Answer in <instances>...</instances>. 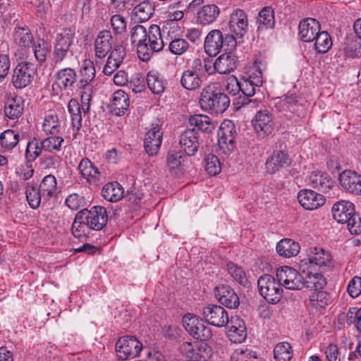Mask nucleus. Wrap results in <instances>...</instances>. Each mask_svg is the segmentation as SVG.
I'll list each match as a JSON object with an SVG mask.
<instances>
[{"mask_svg":"<svg viewBox=\"0 0 361 361\" xmlns=\"http://www.w3.org/2000/svg\"><path fill=\"white\" fill-rule=\"evenodd\" d=\"M227 271L229 275L238 283L241 285H246L248 282L245 271L241 267L229 262L227 264Z\"/></svg>","mask_w":361,"mask_h":361,"instance_id":"nucleus-57","label":"nucleus"},{"mask_svg":"<svg viewBox=\"0 0 361 361\" xmlns=\"http://www.w3.org/2000/svg\"><path fill=\"white\" fill-rule=\"evenodd\" d=\"M192 46L186 39L175 37L171 40L168 45V50L173 55L182 56L186 54Z\"/></svg>","mask_w":361,"mask_h":361,"instance_id":"nucleus-48","label":"nucleus"},{"mask_svg":"<svg viewBox=\"0 0 361 361\" xmlns=\"http://www.w3.org/2000/svg\"><path fill=\"white\" fill-rule=\"evenodd\" d=\"M283 107L288 111L298 114L299 109L301 106L298 104V101L295 94H287L284 96V98L281 101Z\"/></svg>","mask_w":361,"mask_h":361,"instance_id":"nucleus-60","label":"nucleus"},{"mask_svg":"<svg viewBox=\"0 0 361 361\" xmlns=\"http://www.w3.org/2000/svg\"><path fill=\"white\" fill-rule=\"evenodd\" d=\"M276 248L280 256L288 258L296 256L300 250V247L298 243L288 238H285L279 241Z\"/></svg>","mask_w":361,"mask_h":361,"instance_id":"nucleus-38","label":"nucleus"},{"mask_svg":"<svg viewBox=\"0 0 361 361\" xmlns=\"http://www.w3.org/2000/svg\"><path fill=\"white\" fill-rule=\"evenodd\" d=\"M260 295L269 303L276 304L280 301L283 289L279 280L269 274L261 276L257 281Z\"/></svg>","mask_w":361,"mask_h":361,"instance_id":"nucleus-6","label":"nucleus"},{"mask_svg":"<svg viewBox=\"0 0 361 361\" xmlns=\"http://www.w3.org/2000/svg\"><path fill=\"white\" fill-rule=\"evenodd\" d=\"M237 135L235 126L231 121L222 123L218 131L219 150L225 154H230L233 152L235 149Z\"/></svg>","mask_w":361,"mask_h":361,"instance_id":"nucleus-9","label":"nucleus"},{"mask_svg":"<svg viewBox=\"0 0 361 361\" xmlns=\"http://www.w3.org/2000/svg\"><path fill=\"white\" fill-rule=\"evenodd\" d=\"M257 22L259 29L271 28L275 24L274 11L270 6L262 8L257 16Z\"/></svg>","mask_w":361,"mask_h":361,"instance_id":"nucleus-47","label":"nucleus"},{"mask_svg":"<svg viewBox=\"0 0 361 361\" xmlns=\"http://www.w3.org/2000/svg\"><path fill=\"white\" fill-rule=\"evenodd\" d=\"M341 188L346 192L355 195H361V174L354 171H343L338 177Z\"/></svg>","mask_w":361,"mask_h":361,"instance_id":"nucleus-15","label":"nucleus"},{"mask_svg":"<svg viewBox=\"0 0 361 361\" xmlns=\"http://www.w3.org/2000/svg\"><path fill=\"white\" fill-rule=\"evenodd\" d=\"M309 182L312 188L326 192L331 188L334 181L329 175L321 171H313L309 176Z\"/></svg>","mask_w":361,"mask_h":361,"instance_id":"nucleus-30","label":"nucleus"},{"mask_svg":"<svg viewBox=\"0 0 361 361\" xmlns=\"http://www.w3.org/2000/svg\"><path fill=\"white\" fill-rule=\"evenodd\" d=\"M25 195L29 205L34 209H37L39 207L41 202H43V196L41 195L40 190L32 183H27Z\"/></svg>","mask_w":361,"mask_h":361,"instance_id":"nucleus-49","label":"nucleus"},{"mask_svg":"<svg viewBox=\"0 0 361 361\" xmlns=\"http://www.w3.org/2000/svg\"><path fill=\"white\" fill-rule=\"evenodd\" d=\"M215 296L221 305L229 309L237 308L239 305V298L229 286H216L215 288Z\"/></svg>","mask_w":361,"mask_h":361,"instance_id":"nucleus-22","label":"nucleus"},{"mask_svg":"<svg viewBox=\"0 0 361 361\" xmlns=\"http://www.w3.org/2000/svg\"><path fill=\"white\" fill-rule=\"evenodd\" d=\"M192 63L194 65V68L197 69L202 78L205 73L208 75H212L216 71L214 67V63L212 64L209 61H207L206 60L202 61L200 59H196L192 61Z\"/></svg>","mask_w":361,"mask_h":361,"instance_id":"nucleus-59","label":"nucleus"},{"mask_svg":"<svg viewBox=\"0 0 361 361\" xmlns=\"http://www.w3.org/2000/svg\"><path fill=\"white\" fill-rule=\"evenodd\" d=\"M96 71L94 63L90 60H85L80 72V79L77 83L79 88L87 89L81 94V108L85 114L89 111L91 100V82L95 78Z\"/></svg>","mask_w":361,"mask_h":361,"instance_id":"nucleus-4","label":"nucleus"},{"mask_svg":"<svg viewBox=\"0 0 361 361\" xmlns=\"http://www.w3.org/2000/svg\"><path fill=\"white\" fill-rule=\"evenodd\" d=\"M276 276L281 286L287 289L300 290L303 288L302 275L297 270L288 266L281 267L276 271Z\"/></svg>","mask_w":361,"mask_h":361,"instance_id":"nucleus-11","label":"nucleus"},{"mask_svg":"<svg viewBox=\"0 0 361 361\" xmlns=\"http://www.w3.org/2000/svg\"><path fill=\"white\" fill-rule=\"evenodd\" d=\"M13 39L21 49H30L35 44L33 35L27 26L16 27L13 32Z\"/></svg>","mask_w":361,"mask_h":361,"instance_id":"nucleus-32","label":"nucleus"},{"mask_svg":"<svg viewBox=\"0 0 361 361\" xmlns=\"http://www.w3.org/2000/svg\"><path fill=\"white\" fill-rule=\"evenodd\" d=\"M41 142L34 138L28 142L25 150V157L28 161H35L42 153Z\"/></svg>","mask_w":361,"mask_h":361,"instance_id":"nucleus-56","label":"nucleus"},{"mask_svg":"<svg viewBox=\"0 0 361 361\" xmlns=\"http://www.w3.org/2000/svg\"><path fill=\"white\" fill-rule=\"evenodd\" d=\"M64 143L63 137L59 135H51V136L41 141V148L48 152H59Z\"/></svg>","mask_w":361,"mask_h":361,"instance_id":"nucleus-50","label":"nucleus"},{"mask_svg":"<svg viewBox=\"0 0 361 361\" xmlns=\"http://www.w3.org/2000/svg\"><path fill=\"white\" fill-rule=\"evenodd\" d=\"M334 219L341 224H346L356 214L354 204L348 201H341L332 207Z\"/></svg>","mask_w":361,"mask_h":361,"instance_id":"nucleus-25","label":"nucleus"},{"mask_svg":"<svg viewBox=\"0 0 361 361\" xmlns=\"http://www.w3.org/2000/svg\"><path fill=\"white\" fill-rule=\"evenodd\" d=\"M230 31L238 37H243L248 31L247 16L242 9H236L230 15L228 21Z\"/></svg>","mask_w":361,"mask_h":361,"instance_id":"nucleus-16","label":"nucleus"},{"mask_svg":"<svg viewBox=\"0 0 361 361\" xmlns=\"http://www.w3.org/2000/svg\"><path fill=\"white\" fill-rule=\"evenodd\" d=\"M130 33L132 43H136L139 59L142 61H148L149 60L147 43L148 31L143 25H137L132 28Z\"/></svg>","mask_w":361,"mask_h":361,"instance_id":"nucleus-14","label":"nucleus"},{"mask_svg":"<svg viewBox=\"0 0 361 361\" xmlns=\"http://www.w3.org/2000/svg\"><path fill=\"white\" fill-rule=\"evenodd\" d=\"M75 32L71 29H65L57 35L53 52V61L55 64L73 56V53L71 50V46L73 42Z\"/></svg>","mask_w":361,"mask_h":361,"instance_id":"nucleus-7","label":"nucleus"},{"mask_svg":"<svg viewBox=\"0 0 361 361\" xmlns=\"http://www.w3.org/2000/svg\"><path fill=\"white\" fill-rule=\"evenodd\" d=\"M314 40V47L319 53H326L332 47L331 38L326 31H319L315 37Z\"/></svg>","mask_w":361,"mask_h":361,"instance_id":"nucleus-52","label":"nucleus"},{"mask_svg":"<svg viewBox=\"0 0 361 361\" xmlns=\"http://www.w3.org/2000/svg\"><path fill=\"white\" fill-rule=\"evenodd\" d=\"M142 348V344L134 336H126L120 338L116 343V352L121 360L137 357Z\"/></svg>","mask_w":361,"mask_h":361,"instance_id":"nucleus-10","label":"nucleus"},{"mask_svg":"<svg viewBox=\"0 0 361 361\" xmlns=\"http://www.w3.org/2000/svg\"><path fill=\"white\" fill-rule=\"evenodd\" d=\"M154 11V4L150 1H143L133 9L135 18L140 22L148 20Z\"/></svg>","mask_w":361,"mask_h":361,"instance_id":"nucleus-46","label":"nucleus"},{"mask_svg":"<svg viewBox=\"0 0 361 361\" xmlns=\"http://www.w3.org/2000/svg\"><path fill=\"white\" fill-rule=\"evenodd\" d=\"M85 199L78 193L69 195L66 199V205L72 210H77L85 205Z\"/></svg>","mask_w":361,"mask_h":361,"instance_id":"nucleus-62","label":"nucleus"},{"mask_svg":"<svg viewBox=\"0 0 361 361\" xmlns=\"http://www.w3.org/2000/svg\"><path fill=\"white\" fill-rule=\"evenodd\" d=\"M111 104L117 116L123 115L130 106L128 95L122 90L116 91L112 96Z\"/></svg>","mask_w":361,"mask_h":361,"instance_id":"nucleus-34","label":"nucleus"},{"mask_svg":"<svg viewBox=\"0 0 361 361\" xmlns=\"http://www.w3.org/2000/svg\"><path fill=\"white\" fill-rule=\"evenodd\" d=\"M219 8L215 4L202 6L197 13V22L202 25L214 23L219 16Z\"/></svg>","mask_w":361,"mask_h":361,"instance_id":"nucleus-31","label":"nucleus"},{"mask_svg":"<svg viewBox=\"0 0 361 361\" xmlns=\"http://www.w3.org/2000/svg\"><path fill=\"white\" fill-rule=\"evenodd\" d=\"M298 200L301 206L307 210L316 209L324 204V197L313 190L304 189L298 194Z\"/></svg>","mask_w":361,"mask_h":361,"instance_id":"nucleus-18","label":"nucleus"},{"mask_svg":"<svg viewBox=\"0 0 361 361\" xmlns=\"http://www.w3.org/2000/svg\"><path fill=\"white\" fill-rule=\"evenodd\" d=\"M108 58L116 61L117 63L121 64L126 56V48L122 44H116L112 47L109 52Z\"/></svg>","mask_w":361,"mask_h":361,"instance_id":"nucleus-61","label":"nucleus"},{"mask_svg":"<svg viewBox=\"0 0 361 361\" xmlns=\"http://www.w3.org/2000/svg\"><path fill=\"white\" fill-rule=\"evenodd\" d=\"M238 57L229 51L220 55L214 62L216 72L220 74H228L233 72L238 66Z\"/></svg>","mask_w":361,"mask_h":361,"instance_id":"nucleus-27","label":"nucleus"},{"mask_svg":"<svg viewBox=\"0 0 361 361\" xmlns=\"http://www.w3.org/2000/svg\"><path fill=\"white\" fill-rule=\"evenodd\" d=\"M107 221L108 215L104 207L94 206L90 210L82 209L75 215L72 233L77 238H90L92 231H101Z\"/></svg>","mask_w":361,"mask_h":361,"instance_id":"nucleus-1","label":"nucleus"},{"mask_svg":"<svg viewBox=\"0 0 361 361\" xmlns=\"http://www.w3.org/2000/svg\"><path fill=\"white\" fill-rule=\"evenodd\" d=\"M230 102L229 97L222 92L216 82L207 85L200 94L201 108L216 114L224 113L228 108Z\"/></svg>","mask_w":361,"mask_h":361,"instance_id":"nucleus-2","label":"nucleus"},{"mask_svg":"<svg viewBox=\"0 0 361 361\" xmlns=\"http://www.w3.org/2000/svg\"><path fill=\"white\" fill-rule=\"evenodd\" d=\"M180 85L187 90L195 91L199 89L203 82L202 75L194 68L193 63L190 68L184 71L180 77Z\"/></svg>","mask_w":361,"mask_h":361,"instance_id":"nucleus-26","label":"nucleus"},{"mask_svg":"<svg viewBox=\"0 0 361 361\" xmlns=\"http://www.w3.org/2000/svg\"><path fill=\"white\" fill-rule=\"evenodd\" d=\"M302 283L303 288L310 290H319L322 289L326 284V279L321 274L304 273Z\"/></svg>","mask_w":361,"mask_h":361,"instance_id":"nucleus-39","label":"nucleus"},{"mask_svg":"<svg viewBox=\"0 0 361 361\" xmlns=\"http://www.w3.org/2000/svg\"><path fill=\"white\" fill-rule=\"evenodd\" d=\"M181 355L189 360L187 361H206L212 355V348L204 342H184L180 347Z\"/></svg>","mask_w":361,"mask_h":361,"instance_id":"nucleus-8","label":"nucleus"},{"mask_svg":"<svg viewBox=\"0 0 361 361\" xmlns=\"http://www.w3.org/2000/svg\"><path fill=\"white\" fill-rule=\"evenodd\" d=\"M348 292L349 295L355 298L361 293V278L359 276L353 277L348 286Z\"/></svg>","mask_w":361,"mask_h":361,"instance_id":"nucleus-64","label":"nucleus"},{"mask_svg":"<svg viewBox=\"0 0 361 361\" xmlns=\"http://www.w3.org/2000/svg\"><path fill=\"white\" fill-rule=\"evenodd\" d=\"M180 145L188 156L194 155L199 147L198 133L194 128H188L180 135Z\"/></svg>","mask_w":361,"mask_h":361,"instance_id":"nucleus-23","label":"nucleus"},{"mask_svg":"<svg viewBox=\"0 0 361 361\" xmlns=\"http://www.w3.org/2000/svg\"><path fill=\"white\" fill-rule=\"evenodd\" d=\"M291 159L283 151H274L272 155L266 161V169L269 173H274L281 169L286 168L290 165Z\"/></svg>","mask_w":361,"mask_h":361,"instance_id":"nucleus-28","label":"nucleus"},{"mask_svg":"<svg viewBox=\"0 0 361 361\" xmlns=\"http://www.w3.org/2000/svg\"><path fill=\"white\" fill-rule=\"evenodd\" d=\"M104 198L109 202H117L123 197L124 190L117 182L106 184L102 190Z\"/></svg>","mask_w":361,"mask_h":361,"instance_id":"nucleus-40","label":"nucleus"},{"mask_svg":"<svg viewBox=\"0 0 361 361\" xmlns=\"http://www.w3.org/2000/svg\"><path fill=\"white\" fill-rule=\"evenodd\" d=\"M331 255L321 247L311 249L308 255L310 264L319 267H326L331 262Z\"/></svg>","mask_w":361,"mask_h":361,"instance_id":"nucleus-43","label":"nucleus"},{"mask_svg":"<svg viewBox=\"0 0 361 361\" xmlns=\"http://www.w3.org/2000/svg\"><path fill=\"white\" fill-rule=\"evenodd\" d=\"M111 24L113 30L117 34H122L126 30L127 23L121 15H114L111 18Z\"/></svg>","mask_w":361,"mask_h":361,"instance_id":"nucleus-63","label":"nucleus"},{"mask_svg":"<svg viewBox=\"0 0 361 361\" xmlns=\"http://www.w3.org/2000/svg\"><path fill=\"white\" fill-rule=\"evenodd\" d=\"M68 109L71 115L72 125L78 130L80 128L82 124V116L80 111V105L75 99H71L68 104Z\"/></svg>","mask_w":361,"mask_h":361,"instance_id":"nucleus-54","label":"nucleus"},{"mask_svg":"<svg viewBox=\"0 0 361 361\" xmlns=\"http://www.w3.org/2000/svg\"><path fill=\"white\" fill-rule=\"evenodd\" d=\"M42 130L47 135H59L62 130L61 121L55 114L45 116Z\"/></svg>","mask_w":361,"mask_h":361,"instance_id":"nucleus-45","label":"nucleus"},{"mask_svg":"<svg viewBox=\"0 0 361 361\" xmlns=\"http://www.w3.org/2000/svg\"><path fill=\"white\" fill-rule=\"evenodd\" d=\"M205 165L204 169L205 171L210 175L216 176V174L221 172V164L217 158V157L214 154H209L204 159Z\"/></svg>","mask_w":361,"mask_h":361,"instance_id":"nucleus-58","label":"nucleus"},{"mask_svg":"<svg viewBox=\"0 0 361 361\" xmlns=\"http://www.w3.org/2000/svg\"><path fill=\"white\" fill-rule=\"evenodd\" d=\"M320 23L312 18L302 19L299 24V37L305 42H310L314 40L315 37L320 31Z\"/></svg>","mask_w":361,"mask_h":361,"instance_id":"nucleus-20","label":"nucleus"},{"mask_svg":"<svg viewBox=\"0 0 361 361\" xmlns=\"http://www.w3.org/2000/svg\"><path fill=\"white\" fill-rule=\"evenodd\" d=\"M262 84L261 78H257L254 82L250 79H242L240 80V92L247 97H252L255 94V87H259ZM255 103V100L245 98L243 102V106Z\"/></svg>","mask_w":361,"mask_h":361,"instance_id":"nucleus-42","label":"nucleus"},{"mask_svg":"<svg viewBox=\"0 0 361 361\" xmlns=\"http://www.w3.org/2000/svg\"><path fill=\"white\" fill-rule=\"evenodd\" d=\"M163 133L159 125L150 128L145 135L144 147L146 152L150 155H156L160 148L162 142Z\"/></svg>","mask_w":361,"mask_h":361,"instance_id":"nucleus-19","label":"nucleus"},{"mask_svg":"<svg viewBox=\"0 0 361 361\" xmlns=\"http://www.w3.org/2000/svg\"><path fill=\"white\" fill-rule=\"evenodd\" d=\"M343 51L347 58L361 57V38L355 36L346 37Z\"/></svg>","mask_w":361,"mask_h":361,"instance_id":"nucleus-44","label":"nucleus"},{"mask_svg":"<svg viewBox=\"0 0 361 361\" xmlns=\"http://www.w3.org/2000/svg\"><path fill=\"white\" fill-rule=\"evenodd\" d=\"M78 169L82 177L90 183L98 180L100 175L97 168L87 158H84L80 161Z\"/></svg>","mask_w":361,"mask_h":361,"instance_id":"nucleus-41","label":"nucleus"},{"mask_svg":"<svg viewBox=\"0 0 361 361\" xmlns=\"http://www.w3.org/2000/svg\"><path fill=\"white\" fill-rule=\"evenodd\" d=\"M113 47V37L109 30L99 32L94 41V54L97 58H104Z\"/></svg>","mask_w":361,"mask_h":361,"instance_id":"nucleus-24","label":"nucleus"},{"mask_svg":"<svg viewBox=\"0 0 361 361\" xmlns=\"http://www.w3.org/2000/svg\"><path fill=\"white\" fill-rule=\"evenodd\" d=\"M57 182L54 176L47 175L42 180L38 189L43 196V202H47L52 197L56 191Z\"/></svg>","mask_w":361,"mask_h":361,"instance_id":"nucleus-37","label":"nucleus"},{"mask_svg":"<svg viewBox=\"0 0 361 361\" xmlns=\"http://www.w3.org/2000/svg\"><path fill=\"white\" fill-rule=\"evenodd\" d=\"M147 83L149 90L155 94H159L164 92L166 86V80L156 71H150L147 75Z\"/></svg>","mask_w":361,"mask_h":361,"instance_id":"nucleus-36","label":"nucleus"},{"mask_svg":"<svg viewBox=\"0 0 361 361\" xmlns=\"http://www.w3.org/2000/svg\"><path fill=\"white\" fill-rule=\"evenodd\" d=\"M24 103L21 97H8L5 102L4 113L11 119L20 117L23 111Z\"/></svg>","mask_w":361,"mask_h":361,"instance_id":"nucleus-35","label":"nucleus"},{"mask_svg":"<svg viewBox=\"0 0 361 361\" xmlns=\"http://www.w3.org/2000/svg\"><path fill=\"white\" fill-rule=\"evenodd\" d=\"M147 40H149L148 51L150 59L154 52L161 51L164 47L159 25L153 24L149 26Z\"/></svg>","mask_w":361,"mask_h":361,"instance_id":"nucleus-29","label":"nucleus"},{"mask_svg":"<svg viewBox=\"0 0 361 361\" xmlns=\"http://www.w3.org/2000/svg\"><path fill=\"white\" fill-rule=\"evenodd\" d=\"M56 80L52 85L55 90L56 87L61 90L72 89L77 81V73L73 68H64L58 71L55 75Z\"/></svg>","mask_w":361,"mask_h":361,"instance_id":"nucleus-21","label":"nucleus"},{"mask_svg":"<svg viewBox=\"0 0 361 361\" xmlns=\"http://www.w3.org/2000/svg\"><path fill=\"white\" fill-rule=\"evenodd\" d=\"M202 313L204 321L210 325L223 327L229 322L227 311L220 305H208L202 308Z\"/></svg>","mask_w":361,"mask_h":361,"instance_id":"nucleus-13","label":"nucleus"},{"mask_svg":"<svg viewBox=\"0 0 361 361\" xmlns=\"http://www.w3.org/2000/svg\"><path fill=\"white\" fill-rule=\"evenodd\" d=\"M183 325L188 333L193 338L207 341L212 338L211 328L198 316L193 314H186L183 317Z\"/></svg>","mask_w":361,"mask_h":361,"instance_id":"nucleus-5","label":"nucleus"},{"mask_svg":"<svg viewBox=\"0 0 361 361\" xmlns=\"http://www.w3.org/2000/svg\"><path fill=\"white\" fill-rule=\"evenodd\" d=\"M274 353L276 361H290L293 357L291 346L287 342L277 344L274 348Z\"/></svg>","mask_w":361,"mask_h":361,"instance_id":"nucleus-53","label":"nucleus"},{"mask_svg":"<svg viewBox=\"0 0 361 361\" xmlns=\"http://www.w3.org/2000/svg\"><path fill=\"white\" fill-rule=\"evenodd\" d=\"M252 122L255 132L259 137H264L274 130L272 116L267 110L259 111Z\"/></svg>","mask_w":361,"mask_h":361,"instance_id":"nucleus-17","label":"nucleus"},{"mask_svg":"<svg viewBox=\"0 0 361 361\" xmlns=\"http://www.w3.org/2000/svg\"><path fill=\"white\" fill-rule=\"evenodd\" d=\"M35 73L33 63L25 61L18 63L13 70L12 82L16 88L22 89L31 82Z\"/></svg>","mask_w":361,"mask_h":361,"instance_id":"nucleus-12","label":"nucleus"},{"mask_svg":"<svg viewBox=\"0 0 361 361\" xmlns=\"http://www.w3.org/2000/svg\"><path fill=\"white\" fill-rule=\"evenodd\" d=\"M237 45L236 39L233 35H223L219 30H211L205 37L204 50L210 56H214L219 53L222 48L226 51H232Z\"/></svg>","mask_w":361,"mask_h":361,"instance_id":"nucleus-3","label":"nucleus"},{"mask_svg":"<svg viewBox=\"0 0 361 361\" xmlns=\"http://www.w3.org/2000/svg\"><path fill=\"white\" fill-rule=\"evenodd\" d=\"M189 124L192 128L198 130L205 133H211L215 129V124L207 115L195 114L189 118Z\"/></svg>","mask_w":361,"mask_h":361,"instance_id":"nucleus-33","label":"nucleus"},{"mask_svg":"<svg viewBox=\"0 0 361 361\" xmlns=\"http://www.w3.org/2000/svg\"><path fill=\"white\" fill-rule=\"evenodd\" d=\"M20 140L19 134L13 130H6L0 135V144L5 150L13 149Z\"/></svg>","mask_w":361,"mask_h":361,"instance_id":"nucleus-51","label":"nucleus"},{"mask_svg":"<svg viewBox=\"0 0 361 361\" xmlns=\"http://www.w3.org/2000/svg\"><path fill=\"white\" fill-rule=\"evenodd\" d=\"M32 47L36 59L39 63L44 62L47 59V54L50 51V46L49 44L43 39L39 38Z\"/></svg>","mask_w":361,"mask_h":361,"instance_id":"nucleus-55","label":"nucleus"}]
</instances>
